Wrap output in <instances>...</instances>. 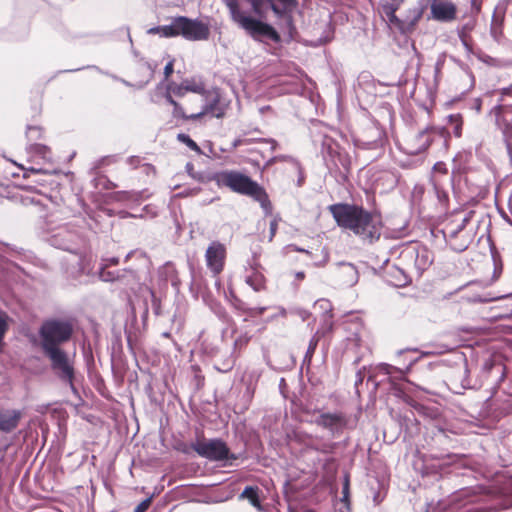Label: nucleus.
Returning <instances> with one entry per match:
<instances>
[{
	"label": "nucleus",
	"instance_id": "obj_1",
	"mask_svg": "<svg viewBox=\"0 0 512 512\" xmlns=\"http://www.w3.org/2000/svg\"><path fill=\"white\" fill-rule=\"evenodd\" d=\"M73 334V326L68 321L48 320L40 330L41 348L44 355L50 360L51 368L58 377L73 387L74 367L70 363L67 353L61 345L69 341Z\"/></svg>",
	"mask_w": 512,
	"mask_h": 512
},
{
	"label": "nucleus",
	"instance_id": "obj_2",
	"mask_svg": "<svg viewBox=\"0 0 512 512\" xmlns=\"http://www.w3.org/2000/svg\"><path fill=\"white\" fill-rule=\"evenodd\" d=\"M328 211L340 228L352 231L364 242L372 244L380 239L383 225L379 213L349 203L332 204Z\"/></svg>",
	"mask_w": 512,
	"mask_h": 512
},
{
	"label": "nucleus",
	"instance_id": "obj_3",
	"mask_svg": "<svg viewBox=\"0 0 512 512\" xmlns=\"http://www.w3.org/2000/svg\"><path fill=\"white\" fill-rule=\"evenodd\" d=\"M221 1L228 8L233 21L247 32H277L272 26L251 16V12H253L258 18H264L266 0Z\"/></svg>",
	"mask_w": 512,
	"mask_h": 512
},
{
	"label": "nucleus",
	"instance_id": "obj_4",
	"mask_svg": "<svg viewBox=\"0 0 512 512\" xmlns=\"http://www.w3.org/2000/svg\"><path fill=\"white\" fill-rule=\"evenodd\" d=\"M213 181L219 188H228L232 192L251 197L264 205L268 202L266 190L248 175L237 170H223L214 173L207 179Z\"/></svg>",
	"mask_w": 512,
	"mask_h": 512
},
{
	"label": "nucleus",
	"instance_id": "obj_5",
	"mask_svg": "<svg viewBox=\"0 0 512 512\" xmlns=\"http://www.w3.org/2000/svg\"><path fill=\"white\" fill-rule=\"evenodd\" d=\"M475 211H467L463 218L458 222L452 220L444 228V237L447 244L456 252L465 251L473 242L475 236V226L472 225V219Z\"/></svg>",
	"mask_w": 512,
	"mask_h": 512
},
{
	"label": "nucleus",
	"instance_id": "obj_6",
	"mask_svg": "<svg viewBox=\"0 0 512 512\" xmlns=\"http://www.w3.org/2000/svg\"><path fill=\"white\" fill-rule=\"evenodd\" d=\"M167 101L173 106V116L183 120H198L205 115L222 118L225 114L224 109L219 105V99L215 98L208 102L206 97H194L193 102H198L195 107H183L179 102L175 101L171 95H167Z\"/></svg>",
	"mask_w": 512,
	"mask_h": 512
},
{
	"label": "nucleus",
	"instance_id": "obj_7",
	"mask_svg": "<svg viewBox=\"0 0 512 512\" xmlns=\"http://www.w3.org/2000/svg\"><path fill=\"white\" fill-rule=\"evenodd\" d=\"M191 448L199 456L206 458L210 461H234L237 456L230 453V449L222 439H205L204 437L198 438L191 444Z\"/></svg>",
	"mask_w": 512,
	"mask_h": 512
},
{
	"label": "nucleus",
	"instance_id": "obj_8",
	"mask_svg": "<svg viewBox=\"0 0 512 512\" xmlns=\"http://www.w3.org/2000/svg\"><path fill=\"white\" fill-rule=\"evenodd\" d=\"M271 8L278 27L286 32H296L294 15L298 9V0H266L265 10Z\"/></svg>",
	"mask_w": 512,
	"mask_h": 512
},
{
	"label": "nucleus",
	"instance_id": "obj_9",
	"mask_svg": "<svg viewBox=\"0 0 512 512\" xmlns=\"http://www.w3.org/2000/svg\"><path fill=\"white\" fill-rule=\"evenodd\" d=\"M155 66L144 59L133 61L126 71V83L135 88H142L153 78Z\"/></svg>",
	"mask_w": 512,
	"mask_h": 512
},
{
	"label": "nucleus",
	"instance_id": "obj_10",
	"mask_svg": "<svg viewBox=\"0 0 512 512\" xmlns=\"http://www.w3.org/2000/svg\"><path fill=\"white\" fill-rule=\"evenodd\" d=\"M227 258L226 246L219 241H212L205 252L207 268L214 277L219 276L224 270Z\"/></svg>",
	"mask_w": 512,
	"mask_h": 512
},
{
	"label": "nucleus",
	"instance_id": "obj_11",
	"mask_svg": "<svg viewBox=\"0 0 512 512\" xmlns=\"http://www.w3.org/2000/svg\"><path fill=\"white\" fill-rule=\"evenodd\" d=\"M147 32H208V28L200 21L179 16L170 24L150 28Z\"/></svg>",
	"mask_w": 512,
	"mask_h": 512
},
{
	"label": "nucleus",
	"instance_id": "obj_12",
	"mask_svg": "<svg viewBox=\"0 0 512 512\" xmlns=\"http://www.w3.org/2000/svg\"><path fill=\"white\" fill-rule=\"evenodd\" d=\"M432 143L429 131L422 130L405 136L400 142V148L404 153L414 156L426 151Z\"/></svg>",
	"mask_w": 512,
	"mask_h": 512
},
{
	"label": "nucleus",
	"instance_id": "obj_13",
	"mask_svg": "<svg viewBox=\"0 0 512 512\" xmlns=\"http://www.w3.org/2000/svg\"><path fill=\"white\" fill-rule=\"evenodd\" d=\"M349 418L343 412H326L321 413L315 420V424L325 430H328L332 435L341 434L347 427Z\"/></svg>",
	"mask_w": 512,
	"mask_h": 512
},
{
	"label": "nucleus",
	"instance_id": "obj_14",
	"mask_svg": "<svg viewBox=\"0 0 512 512\" xmlns=\"http://www.w3.org/2000/svg\"><path fill=\"white\" fill-rule=\"evenodd\" d=\"M402 256L414 261L413 268L418 275H421L433 263V254L426 247L405 251Z\"/></svg>",
	"mask_w": 512,
	"mask_h": 512
},
{
	"label": "nucleus",
	"instance_id": "obj_15",
	"mask_svg": "<svg viewBox=\"0 0 512 512\" xmlns=\"http://www.w3.org/2000/svg\"><path fill=\"white\" fill-rule=\"evenodd\" d=\"M245 282L256 292L266 290V278L257 257H253L246 268Z\"/></svg>",
	"mask_w": 512,
	"mask_h": 512
},
{
	"label": "nucleus",
	"instance_id": "obj_16",
	"mask_svg": "<svg viewBox=\"0 0 512 512\" xmlns=\"http://www.w3.org/2000/svg\"><path fill=\"white\" fill-rule=\"evenodd\" d=\"M299 442L303 443L308 449L322 453L332 454L336 449V443L330 441H322L316 443V438L307 433H300L296 435Z\"/></svg>",
	"mask_w": 512,
	"mask_h": 512
},
{
	"label": "nucleus",
	"instance_id": "obj_17",
	"mask_svg": "<svg viewBox=\"0 0 512 512\" xmlns=\"http://www.w3.org/2000/svg\"><path fill=\"white\" fill-rule=\"evenodd\" d=\"M22 413L14 409H0V430L3 432H11L17 428Z\"/></svg>",
	"mask_w": 512,
	"mask_h": 512
},
{
	"label": "nucleus",
	"instance_id": "obj_18",
	"mask_svg": "<svg viewBox=\"0 0 512 512\" xmlns=\"http://www.w3.org/2000/svg\"><path fill=\"white\" fill-rule=\"evenodd\" d=\"M431 12L435 19L441 21H451L456 17V7L451 2L434 3Z\"/></svg>",
	"mask_w": 512,
	"mask_h": 512
},
{
	"label": "nucleus",
	"instance_id": "obj_19",
	"mask_svg": "<svg viewBox=\"0 0 512 512\" xmlns=\"http://www.w3.org/2000/svg\"><path fill=\"white\" fill-rule=\"evenodd\" d=\"M232 304L235 309L240 311L241 313L247 314L250 317H258L263 315L267 307H249L243 300H241L239 297L232 295Z\"/></svg>",
	"mask_w": 512,
	"mask_h": 512
},
{
	"label": "nucleus",
	"instance_id": "obj_20",
	"mask_svg": "<svg viewBox=\"0 0 512 512\" xmlns=\"http://www.w3.org/2000/svg\"><path fill=\"white\" fill-rule=\"evenodd\" d=\"M256 41H259L265 45L270 46L268 49L269 52L276 54V47L273 45H278L281 41L280 34H252Z\"/></svg>",
	"mask_w": 512,
	"mask_h": 512
},
{
	"label": "nucleus",
	"instance_id": "obj_21",
	"mask_svg": "<svg viewBox=\"0 0 512 512\" xmlns=\"http://www.w3.org/2000/svg\"><path fill=\"white\" fill-rule=\"evenodd\" d=\"M241 498L249 500L256 508H260L259 488L257 486H247L240 495Z\"/></svg>",
	"mask_w": 512,
	"mask_h": 512
},
{
	"label": "nucleus",
	"instance_id": "obj_22",
	"mask_svg": "<svg viewBox=\"0 0 512 512\" xmlns=\"http://www.w3.org/2000/svg\"><path fill=\"white\" fill-rule=\"evenodd\" d=\"M448 122L453 126L454 136L459 138L462 135L463 117L460 113L450 114Z\"/></svg>",
	"mask_w": 512,
	"mask_h": 512
},
{
	"label": "nucleus",
	"instance_id": "obj_23",
	"mask_svg": "<svg viewBox=\"0 0 512 512\" xmlns=\"http://www.w3.org/2000/svg\"><path fill=\"white\" fill-rule=\"evenodd\" d=\"M323 335H324V332L317 330L316 333L313 335V337L310 339L309 345H308V348H307V351L305 354V360H308L309 362L311 361V359L316 351L317 345Z\"/></svg>",
	"mask_w": 512,
	"mask_h": 512
},
{
	"label": "nucleus",
	"instance_id": "obj_24",
	"mask_svg": "<svg viewBox=\"0 0 512 512\" xmlns=\"http://www.w3.org/2000/svg\"><path fill=\"white\" fill-rule=\"evenodd\" d=\"M185 84V90L188 92V91H191V92H195L197 94H199L198 97H204L205 94L207 93L206 91V88H205V84L203 82H196V81H185L184 82Z\"/></svg>",
	"mask_w": 512,
	"mask_h": 512
},
{
	"label": "nucleus",
	"instance_id": "obj_25",
	"mask_svg": "<svg viewBox=\"0 0 512 512\" xmlns=\"http://www.w3.org/2000/svg\"><path fill=\"white\" fill-rule=\"evenodd\" d=\"M177 139L192 151L196 152L197 154H202V150L199 145L189 135L180 133L178 134Z\"/></svg>",
	"mask_w": 512,
	"mask_h": 512
},
{
	"label": "nucleus",
	"instance_id": "obj_26",
	"mask_svg": "<svg viewBox=\"0 0 512 512\" xmlns=\"http://www.w3.org/2000/svg\"><path fill=\"white\" fill-rule=\"evenodd\" d=\"M434 191L437 197L439 204L442 208H447L449 204V195L448 192L441 188L436 182L434 183Z\"/></svg>",
	"mask_w": 512,
	"mask_h": 512
},
{
	"label": "nucleus",
	"instance_id": "obj_27",
	"mask_svg": "<svg viewBox=\"0 0 512 512\" xmlns=\"http://www.w3.org/2000/svg\"><path fill=\"white\" fill-rule=\"evenodd\" d=\"M394 280H390V282L397 287H403L410 282L408 276L402 273L399 269H396L394 274H391Z\"/></svg>",
	"mask_w": 512,
	"mask_h": 512
},
{
	"label": "nucleus",
	"instance_id": "obj_28",
	"mask_svg": "<svg viewBox=\"0 0 512 512\" xmlns=\"http://www.w3.org/2000/svg\"><path fill=\"white\" fill-rule=\"evenodd\" d=\"M168 61L164 67V81H167L174 72L175 59L170 56L167 57Z\"/></svg>",
	"mask_w": 512,
	"mask_h": 512
},
{
	"label": "nucleus",
	"instance_id": "obj_29",
	"mask_svg": "<svg viewBox=\"0 0 512 512\" xmlns=\"http://www.w3.org/2000/svg\"><path fill=\"white\" fill-rule=\"evenodd\" d=\"M404 401L410 405L411 407H413L416 411H418L419 413H422L424 414L425 413V410H426V407L420 403H418L417 401H415L413 398H411L410 396H405L404 398Z\"/></svg>",
	"mask_w": 512,
	"mask_h": 512
},
{
	"label": "nucleus",
	"instance_id": "obj_30",
	"mask_svg": "<svg viewBox=\"0 0 512 512\" xmlns=\"http://www.w3.org/2000/svg\"><path fill=\"white\" fill-rule=\"evenodd\" d=\"M426 131H429V135L438 134L439 136L447 139L449 137V131L445 127H430L426 128Z\"/></svg>",
	"mask_w": 512,
	"mask_h": 512
},
{
	"label": "nucleus",
	"instance_id": "obj_31",
	"mask_svg": "<svg viewBox=\"0 0 512 512\" xmlns=\"http://www.w3.org/2000/svg\"><path fill=\"white\" fill-rule=\"evenodd\" d=\"M152 502L151 498L144 499L141 501L134 509L133 512H146L148 508L150 507Z\"/></svg>",
	"mask_w": 512,
	"mask_h": 512
},
{
	"label": "nucleus",
	"instance_id": "obj_32",
	"mask_svg": "<svg viewBox=\"0 0 512 512\" xmlns=\"http://www.w3.org/2000/svg\"><path fill=\"white\" fill-rule=\"evenodd\" d=\"M249 340H250V338L246 335H242V336L238 337L234 342L235 349L241 350L248 344Z\"/></svg>",
	"mask_w": 512,
	"mask_h": 512
},
{
	"label": "nucleus",
	"instance_id": "obj_33",
	"mask_svg": "<svg viewBox=\"0 0 512 512\" xmlns=\"http://www.w3.org/2000/svg\"><path fill=\"white\" fill-rule=\"evenodd\" d=\"M433 171L436 172V173H440L442 175H447L448 174V169H447V166L444 162H437L434 164L433 166Z\"/></svg>",
	"mask_w": 512,
	"mask_h": 512
},
{
	"label": "nucleus",
	"instance_id": "obj_34",
	"mask_svg": "<svg viewBox=\"0 0 512 512\" xmlns=\"http://www.w3.org/2000/svg\"><path fill=\"white\" fill-rule=\"evenodd\" d=\"M27 135L29 137H33V135H35L37 138H40L42 135V128L38 126H29L27 128Z\"/></svg>",
	"mask_w": 512,
	"mask_h": 512
},
{
	"label": "nucleus",
	"instance_id": "obj_35",
	"mask_svg": "<svg viewBox=\"0 0 512 512\" xmlns=\"http://www.w3.org/2000/svg\"><path fill=\"white\" fill-rule=\"evenodd\" d=\"M8 329V324L4 316L0 315V342L2 341L6 331Z\"/></svg>",
	"mask_w": 512,
	"mask_h": 512
},
{
	"label": "nucleus",
	"instance_id": "obj_36",
	"mask_svg": "<svg viewBox=\"0 0 512 512\" xmlns=\"http://www.w3.org/2000/svg\"><path fill=\"white\" fill-rule=\"evenodd\" d=\"M141 158L139 156H131L128 159V164L133 168L136 169L141 166Z\"/></svg>",
	"mask_w": 512,
	"mask_h": 512
},
{
	"label": "nucleus",
	"instance_id": "obj_37",
	"mask_svg": "<svg viewBox=\"0 0 512 512\" xmlns=\"http://www.w3.org/2000/svg\"><path fill=\"white\" fill-rule=\"evenodd\" d=\"M188 40L196 41V40H206L208 34H182Z\"/></svg>",
	"mask_w": 512,
	"mask_h": 512
},
{
	"label": "nucleus",
	"instance_id": "obj_38",
	"mask_svg": "<svg viewBox=\"0 0 512 512\" xmlns=\"http://www.w3.org/2000/svg\"><path fill=\"white\" fill-rule=\"evenodd\" d=\"M172 92L176 96L183 97L185 95V93L187 92L185 90V84L183 83L180 86H176L175 88L172 89Z\"/></svg>",
	"mask_w": 512,
	"mask_h": 512
},
{
	"label": "nucleus",
	"instance_id": "obj_39",
	"mask_svg": "<svg viewBox=\"0 0 512 512\" xmlns=\"http://www.w3.org/2000/svg\"><path fill=\"white\" fill-rule=\"evenodd\" d=\"M342 494H343L342 500L347 501L348 497H349V480L348 479H346V481L343 485Z\"/></svg>",
	"mask_w": 512,
	"mask_h": 512
},
{
	"label": "nucleus",
	"instance_id": "obj_40",
	"mask_svg": "<svg viewBox=\"0 0 512 512\" xmlns=\"http://www.w3.org/2000/svg\"><path fill=\"white\" fill-rule=\"evenodd\" d=\"M194 97L185 99L184 103H180L183 107H197L199 105L198 102H193Z\"/></svg>",
	"mask_w": 512,
	"mask_h": 512
},
{
	"label": "nucleus",
	"instance_id": "obj_41",
	"mask_svg": "<svg viewBox=\"0 0 512 512\" xmlns=\"http://www.w3.org/2000/svg\"><path fill=\"white\" fill-rule=\"evenodd\" d=\"M277 227H278V224L277 222L274 220V221H271L270 223V234H271V238L274 237L276 231H277Z\"/></svg>",
	"mask_w": 512,
	"mask_h": 512
},
{
	"label": "nucleus",
	"instance_id": "obj_42",
	"mask_svg": "<svg viewBox=\"0 0 512 512\" xmlns=\"http://www.w3.org/2000/svg\"><path fill=\"white\" fill-rule=\"evenodd\" d=\"M511 93H512V85L510 87H508V88H503L500 91V94H501L502 97L510 95Z\"/></svg>",
	"mask_w": 512,
	"mask_h": 512
},
{
	"label": "nucleus",
	"instance_id": "obj_43",
	"mask_svg": "<svg viewBox=\"0 0 512 512\" xmlns=\"http://www.w3.org/2000/svg\"><path fill=\"white\" fill-rule=\"evenodd\" d=\"M295 279L297 281H299V282L304 280L305 279V273L303 271L296 272L295 273Z\"/></svg>",
	"mask_w": 512,
	"mask_h": 512
},
{
	"label": "nucleus",
	"instance_id": "obj_44",
	"mask_svg": "<svg viewBox=\"0 0 512 512\" xmlns=\"http://www.w3.org/2000/svg\"><path fill=\"white\" fill-rule=\"evenodd\" d=\"M36 151L44 153L48 148L44 145H36Z\"/></svg>",
	"mask_w": 512,
	"mask_h": 512
},
{
	"label": "nucleus",
	"instance_id": "obj_45",
	"mask_svg": "<svg viewBox=\"0 0 512 512\" xmlns=\"http://www.w3.org/2000/svg\"><path fill=\"white\" fill-rule=\"evenodd\" d=\"M383 369L385 370V372H386L387 374H390V373H391V371L394 369V367H393V366H391V365L386 364V365L383 367Z\"/></svg>",
	"mask_w": 512,
	"mask_h": 512
},
{
	"label": "nucleus",
	"instance_id": "obj_46",
	"mask_svg": "<svg viewBox=\"0 0 512 512\" xmlns=\"http://www.w3.org/2000/svg\"><path fill=\"white\" fill-rule=\"evenodd\" d=\"M399 36H400L401 38H403V41H404L406 44H408V42H409L408 34L402 33V34H399Z\"/></svg>",
	"mask_w": 512,
	"mask_h": 512
},
{
	"label": "nucleus",
	"instance_id": "obj_47",
	"mask_svg": "<svg viewBox=\"0 0 512 512\" xmlns=\"http://www.w3.org/2000/svg\"><path fill=\"white\" fill-rule=\"evenodd\" d=\"M191 175H192V177H193V178H195V179H197V180H199V181H201V182H204V178H203V177H201V176H197V175H195V174H191Z\"/></svg>",
	"mask_w": 512,
	"mask_h": 512
},
{
	"label": "nucleus",
	"instance_id": "obj_48",
	"mask_svg": "<svg viewBox=\"0 0 512 512\" xmlns=\"http://www.w3.org/2000/svg\"><path fill=\"white\" fill-rule=\"evenodd\" d=\"M460 35H461L462 41L464 43H466V38H467V36H469V34L463 33V34H460Z\"/></svg>",
	"mask_w": 512,
	"mask_h": 512
},
{
	"label": "nucleus",
	"instance_id": "obj_49",
	"mask_svg": "<svg viewBox=\"0 0 512 512\" xmlns=\"http://www.w3.org/2000/svg\"><path fill=\"white\" fill-rule=\"evenodd\" d=\"M142 166H143V167H145L146 169H151V168H153V167H152V165H150V164H143Z\"/></svg>",
	"mask_w": 512,
	"mask_h": 512
},
{
	"label": "nucleus",
	"instance_id": "obj_50",
	"mask_svg": "<svg viewBox=\"0 0 512 512\" xmlns=\"http://www.w3.org/2000/svg\"><path fill=\"white\" fill-rule=\"evenodd\" d=\"M163 35L168 37V36H175L176 34L169 33V34H163Z\"/></svg>",
	"mask_w": 512,
	"mask_h": 512
},
{
	"label": "nucleus",
	"instance_id": "obj_51",
	"mask_svg": "<svg viewBox=\"0 0 512 512\" xmlns=\"http://www.w3.org/2000/svg\"><path fill=\"white\" fill-rule=\"evenodd\" d=\"M328 261V254H325L324 263Z\"/></svg>",
	"mask_w": 512,
	"mask_h": 512
},
{
	"label": "nucleus",
	"instance_id": "obj_52",
	"mask_svg": "<svg viewBox=\"0 0 512 512\" xmlns=\"http://www.w3.org/2000/svg\"><path fill=\"white\" fill-rule=\"evenodd\" d=\"M101 277H102L104 280H109L108 278H106V277H105V274H104V273H102V274H101Z\"/></svg>",
	"mask_w": 512,
	"mask_h": 512
},
{
	"label": "nucleus",
	"instance_id": "obj_53",
	"mask_svg": "<svg viewBox=\"0 0 512 512\" xmlns=\"http://www.w3.org/2000/svg\"><path fill=\"white\" fill-rule=\"evenodd\" d=\"M232 368V366H228L225 371H229Z\"/></svg>",
	"mask_w": 512,
	"mask_h": 512
},
{
	"label": "nucleus",
	"instance_id": "obj_54",
	"mask_svg": "<svg viewBox=\"0 0 512 512\" xmlns=\"http://www.w3.org/2000/svg\"><path fill=\"white\" fill-rule=\"evenodd\" d=\"M298 251L308 253L307 251H304L303 249H298Z\"/></svg>",
	"mask_w": 512,
	"mask_h": 512
},
{
	"label": "nucleus",
	"instance_id": "obj_55",
	"mask_svg": "<svg viewBox=\"0 0 512 512\" xmlns=\"http://www.w3.org/2000/svg\"><path fill=\"white\" fill-rule=\"evenodd\" d=\"M425 2H426V3H429V2H430V0H425Z\"/></svg>",
	"mask_w": 512,
	"mask_h": 512
}]
</instances>
